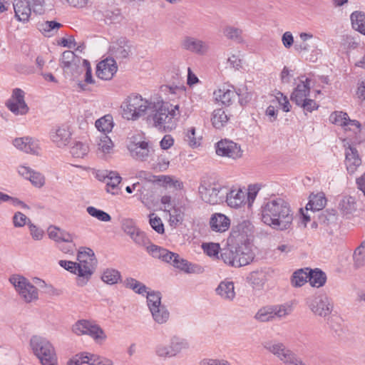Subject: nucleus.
Returning a JSON list of instances; mask_svg holds the SVG:
<instances>
[{
	"instance_id": "obj_15",
	"label": "nucleus",
	"mask_w": 365,
	"mask_h": 365,
	"mask_svg": "<svg viewBox=\"0 0 365 365\" xmlns=\"http://www.w3.org/2000/svg\"><path fill=\"white\" fill-rule=\"evenodd\" d=\"M243 151L237 143L227 139L221 140L216 144L217 155L237 159L242 156Z\"/></svg>"
},
{
	"instance_id": "obj_3",
	"label": "nucleus",
	"mask_w": 365,
	"mask_h": 365,
	"mask_svg": "<svg viewBox=\"0 0 365 365\" xmlns=\"http://www.w3.org/2000/svg\"><path fill=\"white\" fill-rule=\"evenodd\" d=\"M180 116L179 106H173L168 102H153L147 122L153 127L164 132L171 131L177 126Z\"/></svg>"
},
{
	"instance_id": "obj_21",
	"label": "nucleus",
	"mask_w": 365,
	"mask_h": 365,
	"mask_svg": "<svg viewBox=\"0 0 365 365\" xmlns=\"http://www.w3.org/2000/svg\"><path fill=\"white\" fill-rule=\"evenodd\" d=\"M96 152L98 155L106 156L110 155L113 150V143L105 133H99L95 140Z\"/></svg>"
},
{
	"instance_id": "obj_56",
	"label": "nucleus",
	"mask_w": 365,
	"mask_h": 365,
	"mask_svg": "<svg viewBox=\"0 0 365 365\" xmlns=\"http://www.w3.org/2000/svg\"><path fill=\"white\" fill-rule=\"evenodd\" d=\"M297 106L301 107L304 113H312V111L317 110L319 108V105L315 102V101L308 98L304 100Z\"/></svg>"
},
{
	"instance_id": "obj_35",
	"label": "nucleus",
	"mask_w": 365,
	"mask_h": 365,
	"mask_svg": "<svg viewBox=\"0 0 365 365\" xmlns=\"http://www.w3.org/2000/svg\"><path fill=\"white\" fill-rule=\"evenodd\" d=\"M350 19L352 28L361 34L365 35V13L355 11L351 14Z\"/></svg>"
},
{
	"instance_id": "obj_39",
	"label": "nucleus",
	"mask_w": 365,
	"mask_h": 365,
	"mask_svg": "<svg viewBox=\"0 0 365 365\" xmlns=\"http://www.w3.org/2000/svg\"><path fill=\"white\" fill-rule=\"evenodd\" d=\"M274 319H284L289 315L293 311V303L287 302L282 304L274 305Z\"/></svg>"
},
{
	"instance_id": "obj_13",
	"label": "nucleus",
	"mask_w": 365,
	"mask_h": 365,
	"mask_svg": "<svg viewBox=\"0 0 365 365\" xmlns=\"http://www.w3.org/2000/svg\"><path fill=\"white\" fill-rule=\"evenodd\" d=\"M180 46L183 50L199 56H204L210 51L208 42L191 36H184Z\"/></svg>"
},
{
	"instance_id": "obj_49",
	"label": "nucleus",
	"mask_w": 365,
	"mask_h": 365,
	"mask_svg": "<svg viewBox=\"0 0 365 365\" xmlns=\"http://www.w3.org/2000/svg\"><path fill=\"white\" fill-rule=\"evenodd\" d=\"M130 238L137 245L144 247L145 249L150 244V241L148 237H147L145 233L140 229H138Z\"/></svg>"
},
{
	"instance_id": "obj_8",
	"label": "nucleus",
	"mask_w": 365,
	"mask_h": 365,
	"mask_svg": "<svg viewBox=\"0 0 365 365\" xmlns=\"http://www.w3.org/2000/svg\"><path fill=\"white\" fill-rule=\"evenodd\" d=\"M9 282L25 302L31 303L38 299L37 289L24 275H11Z\"/></svg>"
},
{
	"instance_id": "obj_44",
	"label": "nucleus",
	"mask_w": 365,
	"mask_h": 365,
	"mask_svg": "<svg viewBox=\"0 0 365 365\" xmlns=\"http://www.w3.org/2000/svg\"><path fill=\"white\" fill-rule=\"evenodd\" d=\"M62 26L61 24L55 21H46L40 25V31L47 36H53L59 28Z\"/></svg>"
},
{
	"instance_id": "obj_32",
	"label": "nucleus",
	"mask_w": 365,
	"mask_h": 365,
	"mask_svg": "<svg viewBox=\"0 0 365 365\" xmlns=\"http://www.w3.org/2000/svg\"><path fill=\"white\" fill-rule=\"evenodd\" d=\"M223 36L228 40L237 43L244 42L243 31L241 29L231 25H226L222 28Z\"/></svg>"
},
{
	"instance_id": "obj_52",
	"label": "nucleus",
	"mask_w": 365,
	"mask_h": 365,
	"mask_svg": "<svg viewBox=\"0 0 365 365\" xmlns=\"http://www.w3.org/2000/svg\"><path fill=\"white\" fill-rule=\"evenodd\" d=\"M156 354L163 358L174 357L170 343L168 345L160 344L156 347Z\"/></svg>"
},
{
	"instance_id": "obj_6",
	"label": "nucleus",
	"mask_w": 365,
	"mask_h": 365,
	"mask_svg": "<svg viewBox=\"0 0 365 365\" xmlns=\"http://www.w3.org/2000/svg\"><path fill=\"white\" fill-rule=\"evenodd\" d=\"M71 330L73 334L78 336H89L97 344H102L107 339L105 331L94 320H78L72 326Z\"/></svg>"
},
{
	"instance_id": "obj_30",
	"label": "nucleus",
	"mask_w": 365,
	"mask_h": 365,
	"mask_svg": "<svg viewBox=\"0 0 365 365\" xmlns=\"http://www.w3.org/2000/svg\"><path fill=\"white\" fill-rule=\"evenodd\" d=\"M61 66L65 72L66 70L76 68V63L81 62V58L76 56L73 51H66L62 53Z\"/></svg>"
},
{
	"instance_id": "obj_60",
	"label": "nucleus",
	"mask_w": 365,
	"mask_h": 365,
	"mask_svg": "<svg viewBox=\"0 0 365 365\" xmlns=\"http://www.w3.org/2000/svg\"><path fill=\"white\" fill-rule=\"evenodd\" d=\"M36 187H41L45 183V178L40 173L32 171L29 179Z\"/></svg>"
},
{
	"instance_id": "obj_47",
	"label": "nucleus",
	"mask_w": 365,
	"mask_h": 365,
	"mask_svg": "<svg viewBox=\"0 0 365 365\" xmlns=\"http://www.w3.org/2000/svg\"><path fill=\"white\" fill-rule=\"evenodd\" d=\"M349 115L346 113L342 111H335L330 115L329 120L341 126H346Z\"/></svg>"
},
{
	"instance_id": "obj_27",
	"label": "nucleus",
	"mask_w": 365,
	"mask_h": 365,
	"mask_svg": "<svg viewBox=\"0 0 365 365\" xmlns=\"http://www.w3.org/2000/svg\"><path fill=\"white\" fill-rule=\"evenodd\" d=\"M81 356L83 360L84 364L89 365H113V363L110 359L100 356L98 354H93L88 351L81 352Z\"/></svg>"
},
{
	"instance_id": "obj_41",
	"label": "nucleus",
	"mask_w": 365,
	"mask_h": 365,
	"mask_svg": "<svg viewBox=\"0 0 365 365\" xmlns=\"http://www.w3.org/2000/svg\"><path fill=\"white\" fill-rule=\"evenodd\" d=\"M284 365H307L292 351L287 349L279 359Z\"/></svg>"
},
{
	"instance_id": "obj_57",
	"label": "nucleus",
	"mask_w": 365,
	"mask_h": 365,
	"mask_svg": "<svg viewBox=\"0 0 365 365\" xmlns=\"http://www.w3.org/2000/svg\"><path fill=\"white\" fill-rule=\"evenodd\" d=\"M198 365H232L231 362L224 359L205 358L202 359Z\"/></svg>"
},
{
	"instance_id": "obj_26",
	"label": "nucleus",
	"mask_w": 365,
	"mask_h": 365,
	"mask_svg": "<svg viewBox=\"0 0 365 365\" xmlns=\"http://www.w3.org/2000/svg\"><path fill=\"white\" fill-rule=\"evenodd\" d=\"M210 227L213 231L223 232L228 230L230 220L223 214H215L210 219Z\"/></svg>"
},
{
	"instance_id": "obj_5",
	"label": "nucleus",
	"mask_w": 365,
	"mask_h": 365,
	"mask_svg": "<svg viewBox=\"0 0 365 365\" xmlns=\"http://www.w3.org/2000/svg\"><path fill=\"white\" fill-rule=\"evenodd\" d=\"M153 102L143 98L140 95L128 96L121 105L123 116L127 120H135L145 113L148 114Z\"/></svg>"
},
{
	"instance_id": "obj_54",
	"label": "nucleus",
	"mask_w": 365,
	"mask_h": 365,
	"mask_svg": "<svg viewBox=\"0 0 365 365\" xmlns=\"http://www.w3.org/2000/svg\"><path fill=\"white\" fill-rule=\"evenodd\" d=\"M76 68L69 70H66V71L64 72L65 74L73 81L78 80L81 74L84 71V65L83 62L82 65H81V63H76Z\"/></svg>"
},
{
	"instance_id": "obj_58",
	"label": "nucleus",
	"mask_w": 365,
	"mask_h": 365,
	"mask_svg": "<svg viewBox=\"0 0 365 365\" xmlns=\"http://www.w3.org/2000/svg\"><path fill=\"white\" fill-rule=\"evenodd\" d=\"M30 220L24 213L16 212L13 217V223L15 227H22L25 225H28Z\"/></svg>"
},
{
	"instance_id": "obj_34",
	"label": "nucleus",
	"mask_w": 365,
	"mask_h": 365,
	"mask_svg": "<svg viewBox=\"0 0 365 365\" xmlns=\"http://www.w3.org/2000/svg\"><path fill=\"white\" fill-rule=\"evenodd\" d=\"M338 207L344 215L351 214L356 210V200L351 196H342L339 201Z\"/></svg>"
},
{
	"instance_id": "obj_16",
	"label": "nucleus",
	"mask_w": 365,
	"mask_h": 365,
	"mask_svg": "<svg viewBox=\"0 0 365 365\" xmlns=\"http://www.w3.org/2000/svg\"><path fill=\"white\" fill-rule=\"evenodd\" d=\"M72 133L68 125H61L53 128L50 132L51 141L58 148H63L69 144Z\"/></svg>"
},
{
	"instance_id": "obj_18",
	"label": "nucleus",
	"mask_w": 365,
	"mask_h": 365,
	"mask_svg": "<svg viewBox=\"0 0 365 365\" xmlns=\"http://www.w3.org/2000/svg\"><path fill=\"white\" fill-rule=\"evenodd\" d=\"M118 66L113 58H107L98 63L96 67V75L102 80H110L117 72Z\"/></svg>"
},
{
	"instance_id": "obj_29",
	"label": "nucleus",
	"mask_w": 365,
	"mask_h": 365,
	"mask_svg": "<svg viewBox=\"0 0 365 365\" xmlns=\"http://www.w3.org/2000/svg\"><path fill=\"white\" fill-rule=\"evenodd\" d=\"M13 145L19 150L27 153H34L38 149L37 144L29 137L17 138L14 140Z\"/></svg>"
},
{
	"instance_id": "obj_1",
	"label": "nucleus",
	"mask_w": 365,
	"mask_h": 365,
	"mask_svg": "<svg viewBox=\"0 0 365 365\" xmlns=\"http://www.w3.org/2000/svg\"><path fill=\"white\" fill-rule=\"evenodd\" d=\"M262 222L273 230H290L294 220V211L289 202L279 197L265 200L260 208Z\"/></svg>"
},
{
	"instance_id": "obj_53",
	"label": "nucleus",
	"mask_w": 365,
	"mask_h": 365,
	"mask_svg": "<svg viewBox=\"0 0 365 365\" xmlns=\"http://www.w3.org/2000/svg\"><path fill=\"white\" fill-rule=\"evenodd\" d=\"M122 229L130 237L138 230L139 228L135 226L133 220L124 219L122 221Z\"/></svg>"
},
{
	"instance_id": "obj_55",
	"label": "nucleus",
	"mask_w": 365,
	"mask_h": 365,
	"mask_svg": "<svg viewBox=\"0 0 365 365\" xmlns=\"http://www.w3.org/2000/svg\"><path fill=\"white\" fill-rule=\"evenodd\" d=\"M308 282L312 287L319 288L327 282L326 275H307Z\"/></svg>"
},
{
	"instance_id": "obj_24",
	"label": "nucleus",
	"mask_w": 365,
	"mask_h": 365,
	"mask_svg": "<svg viewBox=\"0 0 365 365\" xmlns=\"http://www.w3.org/2000/svg\"><path fill=\"white\" fill-rule=\"evenodd\" d=\"M226 200L227 205L232 207H239L243 203L245 197V192L241 189H229L226 192Z\"/></svg>"
},
{
	"instance_id": "obj_14",
	"label": "nucleus",
	"mask_w": 365,
	"mask_h": 365,
	"mask_svg": "<svg viewBox=\"0 0 365 365\" xmlns=\"http://www.w3.org/2000/svg\"><path fill=\"white\" fill-rule=\"evenodd\" d=\"M132 53V45L125 38H120L113 42L109 48L110 58L116 61H123L128 58Z\"/></svg>"
},
{
	"instance_id": "obj_45",
	"label": "nucleus",
	"mask_w": 365,
	"mask_h": 365,
	"mask_svg": "<svg viewBox=\"0 0 365 365\" xmlns=\"http://www.w3.org/2000/svg\"><path fill=\"white\" fill-rule=\"evenodd\" d=\"M87 212L92 217L101 222H109L111 220L110 215L103 210L96 208L93 206H88L86 208Z\"/></svg>"
},
{
	"instance_id": "obj_33",
	"label": "nucleus",
	"mask_w": 365,
	"mask_h": 365,
	"mask_svg": "<svg viewBox=\"0 0 365 365\" xmlns=\"http://www.w3.org/2000/svg\"><path fill=\"white\" fill-rule=\"evenodd\" d=\"M172 265L187 274L200 271L198 266L190 263L187 260L182 258L178 254L173 259Z\"/></svg>"
},
{
	"instance_id": "obj_36",
	"label": "nucleus",
	"mask_w": 365,
	"mask_h": 365,
	"mask_svg": "<svg viewBox=\"0 0 365 365\" xmlns=\"http://www.w3.org/2000/svg\"><path fill=\"white\" fill-rule=\"evenodd\" d=\"M95 125L100 133L107 135V133L111 132L114 125L113 116L110 114L105 115L96 121Z\"/></svg>"
},
{
	"instance_id": "obj_20",
	"label": "nucleus",
	"mask_w": 365,
	"mask_h": 365,
	"mask_svg": "<svg viewBox=\"0 0 365 365\" xmlns=\"http://www.w3.org/2000/svg\"><path fill=\"white\" fill-rule=\"evenodd\" d=\"M99 180H102L106 184V190L108 192L115 194V190L117 189L118 185L121 181V177L115 171H103L98 174Z\"/></svg>"
},
{
	"instance_id": "obj_17",
	"label": "nucleus",
	"mask_w": 365,
	"mask_h": 365,
	"mask_svg": "<svg viewBox=\"0 0 365 365\" xmlns=\"http://www.w3.org/2000/svg\"><path fill=\"white\" fill-rule=\"evenodd\" d=\"M299 83L291 94L290 99L296 105L308 98L310 93V79L304 76L299 78Z\"/></svg>"
},
{
	"instance_id": "obj_59",
	"label": "nucleus",
	"mask_w": 365,
	"mask_h": 365,
	"mask_svg": "<svg viewBox=\"0 0 365 365\" xmlns=\"http://www.w3.org/2000/svg\"><path fill=\"white\" fill-rule=\"evenodd\" d=\"M28 226H29L30 234L34 240H40L43 238V235H44V232L43 230L38 227L36 225H34L31 222V220H29Z\"/></svg>"
},
{
	"instance_id": "obj_50",
	"label": "nucleus",
	"mask_w": 365,
	"mask_h": 365,
	"mask_svg": "<svg viewBox=\"0 0 365 365\" xmlns=\"http://www.w3.org/2000/svg\"><path fill=\"white\" fill-rule=\"evenodd\" d=\"M149 223L151 227L158 234H163L165 232L164 225L160 217L154 213L149 215Z\"/></svg>"
},
{
	"instance_id": "obj_51",
	"label": "nucleus",
	"mask_w": 365,
	"mask_h": 365,
	"mask_svg": "<svg viewBox=\"0 0 365 365\" xmlns=\"http://www.w3.org/2000/svg\"><path fill=\"white\" fill-rule=\"evenodd\" d=\"M104 21L106 24H111L118 22L120 19V14L119 10L110 11L106 10L103 13Z\"/></svg>"
},
{
	"instance_id": "obj_63",
	"label": "nucleus",
	"mask_w": 365,
	"mask_h": 365,
	"mask_svg": "<svg viewBox=\"0 0 365 365\" xmlns=\"http://www.w3.org/2000/svg\"><path fill=\"white\" fill-rule=\"evenodd\" d=\"M165 248L158 246L156 245L150 243L148 247H147V252L152 255V257L158 259H161V255H163V250Z\"/></svg>"
},
{
	"instance_id": "obj_40",
	"label": "nucleus",
	"mask_w": 365,
	"mask_h": 365,
	"mask_svg": "<svg viewBox=\"0 0 365 365\" xmlns=\"http://www.w3.org/2000/svg\"><path fill=\"white\" fill-rule=\"evenodd\" d=\"M228 117L222 109H215L212 115L211 121L212 125L217 128L220 129L224 127L227 123Z\"/></svg>"
},
{
	"instance_id": "obj_23",
	"label": "nucleus",
	"mask_w": 365,
	"mask_h": 365,
	"mask_svg": "<svg viewBox=\"0 0 365 365\" xmlns=\"http://www.w3.org/2000/svg\"><path fill=\"white\" fill-rule=\"evenodd\" d=\"M213 95L217 102L228 106L232 103L233 100L237 96H240V93L233 89L222 88L215 91Z\"/></svg>"
},
{
	"instance_id": "obj_25",
	"label": "nucleus",
	"mask_w": 365,
	"mask_h": 365,
	"mask_svg": "<svg viewBox=\"0 0 365 365\" xmlns=\"http://www.w3.org/2000/svg\"><path fill=\"white\" fill-rule=\"evenodd\" d=\"M217 294L223 299L232 302L235 297V287L232 282L222 281L216 288Z\"/></svg>"
},
{
	"instance_id": "obj_62",
	"label": "nucleus",
	"mask_w": 365,
	"mask_h": 365,
	"mask_svg": "<svg viewBox=\"0 0 365 365\" xmlns=\"http://www.w3.org/2000/svg\"><path fill=\"white\" fill-rule=\"evenodd\" d=\"M185 140L191 147H195L200 145V138H195V128H191L189 129L185 135Z\"/></svg>"
},
{
	"instance_id": "obj_37",
	"label": "nucleus",
	"mask_w": 365,
	"mask_h": 365,
	"mask_svg": "<svg viewBox=\"0 0 365 365\" xmlns=\"http://www.w3.org/2000/svg\"><path fill=\"white\" fill-rule=\"evenodd\" d=\"M170 343L175 356L190 348L189 341L186 339L182 337L176 336H173L170 339Z\"/></svg>"
},
{
	"instance_id": "obj_38",
	"label": "nucleus",
	"mask_w": 365,
	"mask_h": 365,
	"mask_svg": "<svg viewBox=\"0 0 365 365\" xmlns=\"http://www.w3.org/2000/svg\"><path fill=\"white\" fill-rule=\"evenodd\" d=\"M150 312L154 321L160 324L165 323L170 317L169 312L163 304L153 307Z\"/></svg>"
},
{
	"instance_id": "obj_31",
	"label": "nucleus",
	"mask_w": 365,
	"mask_h": 365,
	"mask_svg": "<svg viewBox=\"0 0 365 365\" xmlns=\"http://www.w3.org/2000/svg\"><path fill=\"white\" fill-rule=\"evenodd\" d=\"M128 149L133 158L141 160H145L149 154L148 144L145 141L130 144Z\"/></svg>"
},
{
	"instance_id": "obj_46",
	"label": "nucleus",
	"mask_w": 365,
	"mask_h": 365,
	"mask_svg": "<svg viewBox=\"0 0 365 365\" xmlns=\"http://www.w3.org/2000/svg\"><path fill=\"white\" fill-rule=\"evenodd\" d=\"M354 264L361 267L365 263V240L355 250L353 255Z\"/></svg>"
},
{
	"instance_id": "obj_48",
	"label": "nucleus",
	"mask_w": 365,
	"mask_h": 365,
	"mask_svg": "<svg viewBox=\"0 0 365 365\" xmlns=\"http://www.w3.org/2000/svg\"><path fill=\"white\" fill-rule=\"evenodd\" d=\"M70 152L75 158H83L88 152V146L81 142H76L71 147Z\"/></svg>"
},
{
	"instance_id": "obj_7",
	"label": "nucleus",
	"mask_w": 365,
	"mask_h": 365,
	"mask_svg": "<svg viewBox=\"0 0 365 365\" xmlns=\"http://www.w3.org/2000/svg\"><path fill=\"white\" fill-rule=\"evenodd\" d=\"M227 187L218 182L202 180L199 187V193L206 203L216 205L222 202L227 194Z\"/></svg>"
},
{
	"instance_id": "obj_10",
	"label": "nucleus",
	"mask_w": 365,
	"mask_h": 365,
	"mask_svg": "<svg viewBox=\"0 0 365 365\" xmlns=\"http://www.w3.org/2000/svg\"><path fill=\"white\" fill-rule=\"evenodd\" d=\"M78 274H93L96 271L98 261L94 252L88 247L80 250L77 255Z\"/></svg>"
},
{
	"instance_id": "obj_61",
	"label": "nucleus",
	"mask_w": 365,
	"mask_h": 365,
	"mask_svg": "<svg viewBox=\"0 0 365 365\" xmlns=\"http://www.w3.org/2000/svg\"><path fill=\"white\" fill-rule=\"evenodd\" d=\"M202 248L204 252L210 257H215L218 255L220 250V245L217 243H207L203 244Z\"/></svg>"
},
{
	"instance_id": "obj_2",
	"label": "nucleus",
	"mask_w": 365,
	"mask_h": 365,
	"mask_svg": "<svg viewBox=\"0 0 365 365\" xmlns=\"http://www.w3.org/2000/svg\"><path fill=\"white\" fill-rule=\"evenodd\" d=\"M242 225L233 229L227 240V246L220 250V256L225 264L240 267L248 264L253 259L250 240L247 235L240 232Z\"/></svg>"
},
{
	"instance_id": "obj_11",
	"label": "nucleus",
	"mask_w": 365,
	"mask_h": 365,
	"mask_svg": "<svg viewBox=\"0 0 365 365\" xmlns=\"http://www.w3.org/2000/svg\"><path fill=\"white\" fill-rule=\"evenodd\" d=\"M306 304L314 314L319 317H325L332 310L331 301L326 296L309 297L306 299Z\"/></svg>"
},
{
	"instance_id": "obj_12",
	"label": "nucleus",
	"mask_w": 365,
	"mask_h": 365,
	"mask_svg": "<svg viewBox=\"0 0 365 365\" xmlns=\"http://www.w3.org/2000/svg\"><path fill=\"white\" fill-rule=\"evenodd\" d=\"M24 98V91L21 88H16L12 91L11 96L6 101V106L15 115H25L29 109Z\"/></svg>"
},
{
	"instance_id": "obj_22",
	"label": "nucleus",
	"mask_w": 365,
	"mask_h": 365,
	"mask_svg": "<svg viewBox=\"0 0 365 365\" xmlns=\"http://www.w3.org/2000/svg\"><path fill=\"white\" fill-rule=\"evenodd\" d=\"M15 16L20 21H27L31 16L32 8L26 0H14Z\"/></svg>"
},
{
	"instance_id": "obj_28",
	"label": "nucleus",
	"mask_w": 365,
	"mask_h": 365,
	"mask_svg": "<svg viewBox=\"0 0 365 365\" xmlns=\"http://www.w3.org/2000/svg\"><path fill=\"white\" fill-rule=\"evenodd\" d=\"M327 203V199L323 192H319L316 195L312 194L309 196V200L306 205L307 211H312L313 212L323 210Z\"/></svg>"
},
{
	"instance_id": "obj_19",
	"label": "nucleus",
	"mask_w": 365,
	"mask_h": 365,
	"mask_svg": "<svg viewBox=\"0 0 365 365\" xmlns=\"http://www.w3.org/2000/svg\"><path fill=\"white\" fill-rule=\"evenodd\" d=\"M361 164L358 150L353 146L349 145L345 150V165L349 173L353 174Z\"/></svg>"
},
{
	"instance_id": "obj_64",
	"label": "nucleus",
	"mask_w": 365,
	"mask_h": 365,
	"mask_svg": "<svg viewBox=\"0 0 365 365\" xmlns=\"http://www.w3.org/2000/svg\"><path fill=\"white\" fill-rule=\"evenodd\" d=\"M290 282L294 287H301L307 282H308V277L305 275H292L290 279Z\"/></svg>"
},
{
	"instance_id": "obj_42",
	"label": "nucleus",
	"mask_w": 365,
	"mask_h": 365,
	"mask_svg": "<svg viewBox=\"0 0 365 365\" xmlns=\"http://www.w3.org/2000/svg\"><path fill=\"white\" fill-rule=\"evenodd\" d=\"M263 346L270 353L276 356L278 359L287 349L282 343L267 341L263 343Z\"/></svg>"
},
{
	"instance_id": "obj_43",
	"label": "nucleus",
	"mask_w": 365,
	"mask_h": 365,
	"mask_svg": "<svg viewBox=\"0 0 365 365\" xmlns=\"http://www.w3.org/2000/svg\"><path fill=\"white\" fill-rule=\"evenodd\" d=\"M255 319L261 322H267L274 320L272 306L261 307L255 314Z\"/></svg>"
},
{
	"instance_id": "obj_9",
	"label": "nucleus",
	"mask_w": 365,
	"mask_h": 365,
	"mask_svg": "<svg viewBox=\"0 0 365 365\" xmlns=\"http://www.w3.org/2000/svg\"><path fill=\"white\" fill-rule=\"evenodd\" d=\"M123 284L125 287L133 289L139 294H146L147 304L150 310L162 304L160 292L148 291V288L136 279L128 277L123 282Z\"/></svg>"
},
{
	"instance_id": "obj_4",
	"label": "nucleus",
	"mask_w": 365,
	"mask_h": 365,
	"mask_svg": "<svg viewBox=\"0 0 365 365\" xmlns=\"http://www.w3.org/2000/svg\"><path fill=\"white\" fill-rule=\"evenodd\" d=\"M29 346L41 365L58 364L56 349L46 338L38 335L32 336L29 341Z\"/></svg>"
}]
</instances>
